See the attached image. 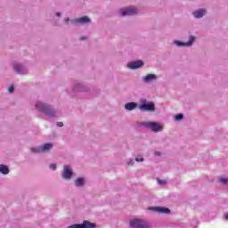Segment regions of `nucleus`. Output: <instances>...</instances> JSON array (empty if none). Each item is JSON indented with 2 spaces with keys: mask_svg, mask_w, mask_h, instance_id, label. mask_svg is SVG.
Returning a JSON list of instances; mask_svg holds the SVG:
<instances>
[{
  "mask_svg": "<svg viewBox=\"0 0 228 228\" xmlns=\"http://www.w3.org/2000/svg\"><path fill=\"white\" fill-rule=\"evenodd\" d=\"M142 79L143 83L149 84V83H152L153 81H157L158 76L156 74H148L142 77Z\"/></svg>",
  "mask_w": 228,
  "mask_h": 228,
  "instance_id": "nucleus-13",
  "label": "nucleus"
},
{
  "mask_svg": "<svg viewBox=\"0 0 228 228\" xmlns=\"http://www.w3.org/2000/svg\"><path fill=\"white\" fill-rule=\"evenodd\" d=\"M57 126H58V127H63V123L62 122H58Z\"/></svg>",
  "mask_w": 228,
  "mask_h": 228,
  "instance_id": "nucleus-26",
  "label": "nucleus"
},
{
  "mask_svg": "<svg viewBox=\"0 0 228 228\" xmlns=\"http://www.w3.org/2000/svg\"><path fill=\"white\" fill-rule=\"evenodd\" d=\"M118 13L122 17H126V16H129V15H136L138 13V9L134 6L122 8L119 10Z\"/></svg>",
  "mask_w": 228,
  "mask_h": 228,
  "instance_id": "nucleus-6",
  "label": "nucleus"
},
{
  "mask_svg": "<svg viewBox=\"0 0 228 228\" xmlns=\"http://www.w3.org/2000/svg\"><path fill=\"white\" fill-rule=\"evenodd\" d=\"M193 42H195V37L190 36L188 42L175 40L173 44L177 45V47H191V45H193Z\"/></svg>",
  "mask_w": 228,
  "mask_h": 228,
  "instance_id": "nucleus-8",
  "label": "nucleus"
},
{
  "mask_svg": "<svg viewBox=\"0 0 228 228\" xmlns=\"http://www.w3.org/2000/svg\"><path fill=\"white\" fill-rule=\"evenodd\" d=\"M136 108H138V103L134 102H127L125 105V110H126L127 111H133V110H136Z\"/></svg>",
  "mask_w": 228,
  "mask_h": 228,
  "instance_id": "nucleus-15",
  "label": "nucleus"
},
{
  "mask_svg": "<svg viewBox=\"0 0 228 228\" xmlns=\"http://www.w3.org/2000/svg\"><path fill=\"white\" fill-rule=\"evenodd\" d=\"M72 168L70 166H64L63 171H62V177L63 179H72Z\"/></svg>",
  "mask_w": 228,
  "mask_h": 228,
  "instance_id": "nucleus-11",
  "label": "nucleus"
},
{
  "mask_svg": "<svg viewBox=\"0 0 228 228\" xmlns=\"http://www.w3.org/2000/svg\"><path fill=\"white\" fill-rule=\"evenodd\" d=\"M126 164H127L129 167H133V165H134V160L132 159H129L126 161Z\"/></svg>",
  "mask_w": 228,
  "mask_h": 228,
  "instance_id": "nucleus-22",
  "label": "nucleus"
},
{
  "mask_svg": "<svg viewBox=\"0 0 228 228\" xmlns=\"http://www.w3.org/2000/svg\"><path fill=\"white\" fill-rule=\"evenodd\" d=\"M35 108L37 111L44 113L46 117H50L51 118H54V117H57L58 115V112L54 108H53V106L44 103L43 102H37Z\"/></svg>",
  "mask_w": 228,
  "mask_h": 228,
  "instance_id": "nucleus-1",
  "label": "nucleus"
},
{
  "mask_svg": "<svg viewBox=\"0 0 228 228\" xmlns=\"http://www.w3.org/2000/svg\"><path fill=\"white\" fill-rule=\"evenodd\" d=\"M206 13H208L206 9H198L192 12V15L195 17V19H202Z\"/></svg>",
  "mask_w": 228,
  "mask_h": 228,
  "instance_id": "nucleus-14",
  "label": "nucleus"
},
{
  "mask_svg": "<svg viewBox=\"0 0 228 228\" xmlns=\"http://www.w3.org/2000/svg\"><path fill=\"white\" fill-rule=\"evenodd\" d=\"M86 183V180L84 177H78L75 180V186L77 188H83Z\"/></svg>",
  "mask_w": 228,
  "mask_h": 228,
  "instance_id": "nucleus-16",
  "label": "nucleus"
},
{
  "mask_svg": "<svg viewBox=\"0 0 228 228\" xmlns=\"http://www.w3.org/2000/svg\"><path fill=\"white\" fill-rule=\"evenodd\" d=\"M0 174L4 175H8L10 174V168L6 165L0 164Z\"/></svg>",
  "mask_w": 228,
  "mask_h": 228,
  "instance_id": "nucleus-17",
  "label": "nucleus"
},
{
  "mask_svg": "<svg viewBox=\"0 0 228 228\" xmlns=\"http://www.w3.org/2000/svg\"><path fill=\"white\" fill-rule=\"evenodd\" d=\"M127 69L134 70L136 69H142L143 67V61H134L126 64Z\"/></svg>",
  "mask_w": 228,
  "mask_h": 228,
  "instance_id": "nucleus-10",
  "label": "nucleus"
},
{
  "mask_svg": "<svg viewBox=\"0 0 228 228\" xmlns=\"http://www.w3.org/2000/svg\"><path fill=\"white\" fill-rule=\"evenodd\" d=\"M152 211H156L157 213H162V214H168L170 213V209L165 208H159V207H155L151 208Z\"/></svg>",
  "mask_w": 228,
  "mask_h": 228,
  "instance_id": "nucleus-18",
  "label": "nucleus"
},
{
  "mask_svg": "<svg viewBox=\"0 0 228 228\" xmlns=\"http://www.w3.org/2000/svg\"><path fill=\"white\" fill-rule=\"evenodd\" d=\"M135 161H137V163H142L144 161V159L142 157H137V158H135Z\"/></svg>",
  "mask_w": 228,
  "mask_h": 228,
  "instance_id": "nucleus-23",
  "label": "nucleus"
},
{
  "mask_svg": "<svg viewBox=\"0 0 228 228\" xmlns=\"http://www.w3.org/2000/svg\"><path fill=\"white\" fill-rule=\"evenodd\" d=\"M142 127L149 129L152 133H161L165 129V125L163 123H158L154 121H144L141 123Z\"/></svg>",
  "mask_w": 228,
  "mask_h": 228,
  "instance_id": "nucleus-2",
  "label": "nucleus"
},
{
  "mask_svg": "<svg viewBox=\"0 0 228 228\" xmlns=\"http://www.w3.org/2000/svg\"><path fill=\"white\" fill-rule=\"evenodd\" d=\"M157 181H158L159 184H161V185L167 184V181H165V180L157 179Z\"/></svg>",
  "mask_w": 228,
  "mask_h": 228,
  "instance_id": "nucleus-24",
  "label": "nucleus"
},
{
  "mask_svg": "<svg viewBox=\"0 0 228 228\" xmlns=\"http://www.w3.org/2000/svg\"><path fill=\"white\" fill-rule=\"evenodd\" d=\"M12 67L13 70H15L17 74H28V69H26L22 64L14 63Z\"/></svg>",
  "mask_w": 228,
  "mask_h": 228,
  "instance_id": "nucleus-12",
  "label": "nucleus"
},
{
  "mask_svg": "<svg viewBox=\"0 0 228 228\" xmlns=\"http://www.w3.org/2000/svg\"><path fill=\"white\" fill-rule=\"evenodd\" d=\"M95 227H96L95 224L88 220H85L82 224H72L68 226V228H95Z\"/></svg>",
  "mask_w": 228,
  "mask_h": 228,
  "instance_id": "nucleus-9",
  "label": "nucleus"
},
{
  "mask_svg": "<svg viewBox=\"0 0 228 228\" xmlns=\"http://www.w3.org/2000/svg\"><path fill=\"white\" fill-rule=\"evenodd\" d=\"M139 110H141V111H156V107L154 103L147 102V100H141Z\"/></svg>",
  "mask_w": 228,
  "mask_h": 228,
  "instance_id": "nucleus-5",
  "label": "nucleus"
},
{
  "mask_svg": "<svg viewBox=\"0 0 228 228\" xmlns=\"http://www.w3.org/2000/svg\"><path fill=\"white\" fill-rule=\"evenodd\" d=\"M51 170H56V164H50Z\"/></svg>",
  "mask_w": 228,
  "mask_h": 228,
  "instance_id": "nucleus-25",
  "label": "nucleus"
},
{
  "mask_svg": "<svg viewBox=\"0 0 228 228\" xmlns=\"http://www.w3.org/2000/svg\"><path fill=\"white\" fill-rule=\"evenodd\" d=\"M65 24H89L91 22L90 18L88 16H84L80 18H77L75 20H71L69 18L64 19Z\"/></svg>",
  "mask_w": 228,
  "mask_h": 228,
  "instance_id": "nucleus-4",
  "label": "nucleus"
},
{
  "mask_svg": "<svg viewBox=\"0 0 228 228\" xmlns=\"http://www.w3.org/2000/svg\"><path fill=\"white\" fill-rule=\"evenodd\" d=\"M82 88H83V86L81 84H77L74 90L77 92H83Z\"/></svg>",
  "mask_w": 228,
  "mask_h": 228,
  "instance_id": "nucleus-20",
  "label": "nucleus"
},
{
  "mask_svg": "<svg viewBox=\"0 0 228 228\" xmlns=\"http://www.w3.org/2000/svg\"><path fill=\"white\" fill-rule=\"evenodd\" d=\"M183 118H184V116L183 114H178L175 116V119L177 121L183 120Z\"/></svg>",
  "mask_w": 228,
  "mask_h": 228,
  "instance_id": "nucleus-21",
  "label": "nucleus"
},
{
  "mask_svg": "<svg viewBox=\"0 0 228 228\" xmlns=\"http://www.w3.org/2000/svg\"><path fill=\"white\" fill-rule=\"evenodd\" d=\"M56 15H57V17H61V13L57 12Z\"/></svg>",
  "mask_w": 228,
  "mask_h": 228,
  "instance_id": "nucleus-29",
  "label": "nucleus"
},
{
  "mask_svg": "<svg viewBox=\"0 0 228 228\" xmlns=\"http://www.w3.org/2000/svg\"><path fill=\"white\" fill-rule=\"evenodd\" d=\"M225 220H228V213L224 216Z\"/></svg>",
  "mask_w": 228,
  "mask_h": 228,
  "instance_id": "nucleus-28",
  "label": "nucleus"
},
{
  "mask_svg": "<svg viewBox=\"0 0 228 228\" xmlns=\"http://www.w3.org/2000/svg\"><path fill=\"white\" fill-rule=\"evenodd\" d=\"M53 143H46L42 146H38L36 148H31L32 152H35L36 154H40L42 152H49L51 149H53Z\"/></svg>",
  "mask_w": 228,
  "mask_h": 228,
  "instance_id": "nucleus-7",
  "label": "nucleus"
},
{
  "mask_svg": "<svg viewBox=\"0 0 228 228\" xmlns=\"http://www.w3.org/2000/svg\"><path fill=\"white\" fill-rule=\"evenodd\" d=\"M8 90H9L10 94H12V92H13V86L9 87Z\"/></svg>",
  "mask_w": 228,
  "mask_h": 228,
  "instance_id": "nucleus-27",
  "label": "nucleus"
},
{
  "mask_svg": "<svg viewBox=\"0 0 228 228\" xmlns=\"http://www.w3.org/2000/svg\"><path fill=\"white\" fill-rule=\"evenodd\" d=\"M81 40H85V37H82Z\"/></svg>",
  "mask_w": 228,
  "mask_h": 228,
  "instance_id": "nucleus-30",
  "label": "nucleus"
},
{
  "mask_svg": "<svg viewBox=\"0 0 228 228\" xmlns=\"http://www.w3.org/2000/svg\"><path fill=\"white\" fill-rule=\"evenodd\" d=\"M219 183H221L222 184H228V178L221 176L219 177Z\"/></svg>",
  "mask_w": 228,
  "mask_h": 228,
  "instance_id": "nucleus-19",
  "label": "nucleus"
},
{
  "mask_svg": "<svg viewBox=\"0 0 228 228\" xmlns=\"http://www.w3.org/2000/svg\"><path fill=\"white\" fill-rule=\"evenodd\" d=\"M131 228H150L149 223L142 219H132L129 222Z\"/></svg>",
  "mask_w": 228,
  "mask_h": 228,
  "instance_id": "nucleus-3",
  "label": "nucleus"
}]
</instances>
